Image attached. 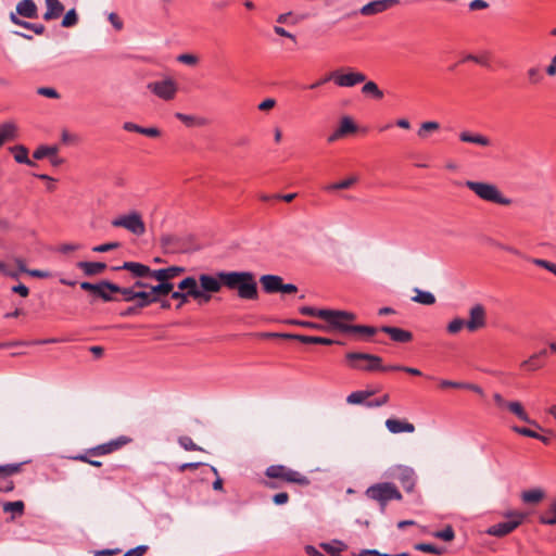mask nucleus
<instances>
[{
  "mask_svg": "<svg viewBox=\"0 0 556 556\" xmlns=\"http://www.w3.org/2000/svg\"><path fill=\"white\" fill-rule=\"evenodd\" d=\"M92 456H90L88 454V451L85 453V454H78V455H75V456H72V459L74 460H80V462H84V463H87L91 466H94V467H100L102 466V463L99 462V460H94L91 458Z\"/></svg>",
  "mask_w": 556,
  "mask_h": 556,
  "instance_id": "obj_56",
  "label": "nucleus"
},
{
  "mask_svg": "<svg viewBox=\"0 0 556 556\" xmlns=\"http://www.w3.org/2000/svg\"><path fill=\"white\" fill-rule=\"evenodd\" d=\"M519 523H494L489 527L484 532L494 536H504L513 532Z\"/></svg>",
  "mask_w": 556,
  "mask_h": 556,
  "instance_id": "obj_31",
  "label": "nucleus"
},
{
  "mask_svg": "<svg viewBox=\"0 0 556 556\" xmlns=\"http://www.w3.org/2000/svg\"><path fill=\"white\" fill-rule=\"evenodd\" d=\"M37 93L39 96L47 97V98H53V99L60 98V94L56 91V89L51 88V87H39V88H37Z\"/></svg>",
  "mask_w": 556,
  "mask_h": 556,
  "instance_id": "obj_61",
  "label": "nucleus"
},
{
  "mask_svg": "<svg viewBox=\"0 0 556 556\" xmlns=\"http://www.w3.org/2000/svg\"><path fill=\"white\" fill-rule=\"evenodd\" d=\"M345 361L352 369L363 371H390V365L384 366L382 358L375 354L363 352H349L345 354Z\"/></svg>",
  "mask_w": 556,
  "mask_h": 556,
  "instance_id": "obj_6",
  "label": "nucleus"
},
{
  "mask_svg": "<svg viewBox=\"0 0 556 556\" xmlns=\"http://www.w3.org/2000/svg\"><path fill=\"white\" fill-rule=\"evenodd\" d=\"M224 287L237 291L238 298L247 301L258 299L257 282L252 271H225L222 275Z\"/></svg>",
  "mask_w": 556,
  "mask_h": 556,
  "instance_id": "obj_2",
  "label": "nucleus"
},
{
  "mask_svg": "<svg viewBox=\"0 0 556 556\" xmlns=\"http://www.w3.org/2000/svg\"><path fill=\"white\" fill-rule=\"evenodd\" d=\"M46 5L47 11L43 14L46 21L59 18L64 11V5L59 0H46Z\"/></svg>",
  "mask_w": 556,
  "mask_h": 556,
  "instance_id": "obj_29",
  "label": "nucleus"
},
{
  "mask_svg": "<svg viewBox=\"0 0 556 556\" xmlns=\"http://www.w3.org/2000/svg\"><path fill=\"white\" fill-rule=\"evenodd\" d=\"M464 186L472 191L482 201L503 206H509L513 204V200L504 195V193L495 184L488 181L466 180Z\"/></svg>",
  "mask_w": 556,
  "mask_h": 556,
  "instance_id": "obj_4",
  "label": "nucleus"
},
{
  "mask_svg": "<svg viewBox=\"0 0 556 556\" xmlns=\"http://www.w3.org/2000/svg\"><path fill=\"white\" fill-rule=\"evenodd\" d=\"M414 548L419 552L430 553L434 555H443L446 553V548L444 546H438L431 543H417L414 545Z\"/></svg>",
  "mask_w": 556,
  "mask_h": 556,
  "instance_id": "obj_43",
  "label": "nucleus"
},
{
  "mask_svg": "<svg viewBox=\"0 0 556 556\" xmlns=\"http://www.w3.org/2000/svg\"><path fill=\"white\" fill-rule=\"evenodd\" d=\"M148 89L162 100H173L178 91L177 84L172 78L148 84Z\"/></svg>",
  "mask_w": 556,
  "mask_h": 556,
  "instance_id": "obj_12",
  "label": "nucleus"
},
{
  "mask_svg": "<svg viewBox=\"0 0 556 556\" xmlns=\"http://www.w3.org/2000/svg\"><path fill=\"white\" fill-rule=\"evenodd\" d=\"M543 366L544 363L534 354H532L528 359L520 363V368L526 371H535L541 369Z\"/></svg>",
  "mask_w": 556,
  "mask_h": 556,
  "instance_id": "obj_45",
  "label": "nucleus"
},
{
  "mask_svg": "<svg viewBox=\"0 0 556 556\" xmlns=\"http://www.w3.org/2000/svg\"><path fill=\"white\" fill-rule=\"evenodd\" d=\"M121 245L119 242H108L92 248L93 252L104 253L117 249Z\"/></svg>",
  "mask_w": 556,
  "mask_h": 556,
  "instance_id": "obj_59",
  "label": "nucleus"
},
{
  "mask_svg": "<svg viewBox=\"0 0 556 556\" xmlns=\"http://www.w3.org/2000/svg\"><path fill=\"white\" fill-rule=\"evenodd\" d=\"M511 430L520 435H523V437H528V438H539V433L529 429V428H526V427H519V426H514L511 427Z\"/></svg>",
  "mask_w": 556,
  "mask_h": 556,
  "instance_id": "obj_60",
  "label": "nucleus"
},
{
  "mask_svg": "<svg viewBox=\"0 0 556 556\" xmlns=\"http://www.w3.org/2000/svg\"><path fill=\"white\" fill-rule=\"evenodd\" d=\"M182 280L178 283V289L180 291H174L172 292V299L177 300L178 304L176 306L177 309L181 308L186 303L189 302V299L191 298V288H182Z\"/></svg>",
  "mask_w": 556,
  "mask_h": 556,
  "instance_id": "obj_35",
  "label": "nucleus"
},
{
  "mask_svg": "<svg viewBox=\"0 0 556 556\" xmlns=\"http://www.w3.org/2000/svg\"><path fill=\"white\" fill-rule=\"evenodd\" d=\"M58 151V146H40L34 151L33 157L35 160H42L45 157H50L52 154H56Z\"/></svg>",
  "mask_w": 556,
  "mask_h": 556,
  "instance_id": "obj_46",
  "label": "nucleus"
},
{
  "mask_svg": "<svg viewBox=\"0 0 556 556\" xmlns=\"http://www.w3.org/2000/svg\"><path fill=\"white\" fill-rule=\"evenodd\" d=\"M414 292L416 293L412 299L414 302L424 305H433L435 303V296L431 292L418 288L414 289Z\"/></svg>",
  "mask_w": 556,
  "mask_h": 556,
  "instance_id": "obj_37",
  "label": "nucleus"
},
{
  "mask_svg": "<svg viewBox=\"0 0 556 556\" xmlns=\"http://www.w3.org/2000/svg\"><path fill=\"white\" fill-rule=\"evenodd\" d=\"M289 323L292 325L299 326V327H303V328L321 330V331H332L331 329L328 328V324L323 325V324H318V323H314V321L299 320V319H293V320H290Z\"/></svg>",
  "mask_w": 556,
  "mask_h": 556,
  "instance_id": "obj_49",
  "label": "nucleus"
},
{
  "mask_svg": "<svg viewBox=\"0 0 556 556\" xmlns=\"http://www.w3.org/2000/svg\"><path fill=\"white\" fill-rule=\"evenodd\" d=\"M463 328H466L467 329V324H466V320L460 318V317H456L454 319H452L447 326H446V331L450 333V334H456L458 333Z\"/></svg>",
  "mask_w": 556,
  "mask_h": 556,
  "instance_id": "obj_51",
  "label": "nucleus"
},
{
  "mask_svg": "<svg viewBox=\"0 0 556 556\" xmlns=\"http://www.w3.org/2000/svg\"><path fill=\"white\" fill-rule=\"evenodd\" d=\"M362 92L366 96L370 94V96H372V98H375L377 100H380L383 98V92L379 89L378 85L372 80H369V81L365 80V84L362 87Z\"/></svg>",
  "mask_w": 556,
  "mask_h": 556,
  "instance_id": "obj_47",
  "label": "nucleus"
},
{
  "mask_svg": "<svg viewBox=\"0 0 556 556\" xmlns=\"http://www.w3.org/2000/svg\"><path fill=\"white\" fill-rule=\"evenodd\" d=\"M16 13L26 18H37L38 9L34 0H22L16 4Z\"/></svg>",
  "mask_w": 556,
  "mask_h": 556,
  "instance_id": "obj_26",
  "label": "nucleus"
},
{
  "mask_svg": "<svg viewBox=\"0 0 556 556\" xmlns=\"http://www.w3.org/2000/svg\"><path fill=\"white\" fill-rule=\"evenodd\" d=\"M391 477L399 480L406 492H412L416 484V473L407 466H395L391 469Z\"/></svg>",
  "mask_w": 556,
  "mask_h": 556,
  "instance_id": "obj_13",
  "label": "nucleus"
},
{
  "mask_svg": "<svg viewBox=\"0 0 556 556\" xmlns=\"http://www.w3.org/2000/svg\"><path fill=\"white\" fill-rule=\"evenodd\" d=\"M17 137V127L14 123L7 122L0 125V148Z\"/></svg>",
  "mask_w": 556,
  "mask_h": 556,
  "instance_id": "obj_27",
  "label": "nucleus"
},
{
  "mask_svg": "<svg viewBox=\"0 0 556 556\" xmlns=\"http://www.w3.org/2000/svg\"><path fill=\"white\" fill-rule=\"evenodd\" d=\"M282 280L280 276L270 274L263 275L260 278L262 289L267 294L279 293Z\"/></svg>",
  "mask_w": 556,
  "mask_h": 556,
  "instance_id": "obj_19",
  "label": "nucleus"
},
{
  "mask_svg": "<svg viewBox=\"0 0 556 556\" xmlns=\"http://www.w3.org/2000/svg\"><path fill=\"white\" fill-rule=\"evenodd\" d=\"M469 318L466 320L467 330L469 332H475L479 329H482L486 326V309L485 307L477 303L469 308Z\"/></svg>",
  "mask_w": 556,
  "mask_h": 556,
  "instance_id": "obj_14",
  "label": "nucleus"
},
{
  "mask_svg": "<svg viewBox=\"0 0 556 556\" xmlns=\"http://www.w3.org/2000/svg\"><path fill=\"white\" fill-rule=\"evenodd\" d=\"M299 311L302 315L318 317L325 320L328 324V328L331 330L334 329L336 323L339 317H350L349 315L341 313L340 309H319L312 306H302L300 307Z\"/></svg>",
  "mask_w": 556,
  "mask_h": 556,
  "instance_id": "obj_11",
  "label": "nucleus"
},
{
  "mask_svg": "<svg viewBox=\"0 0 556 556\" xmlns=\"http://www.w3.org/2000/svg\"><path fill=\"white\" fill-rule=\"evenodd\" d=\"M459 140L462 142L472 143V144H477L480 147L491 146V140L489 137H486L482 134L471 132L468 130H464V131L459 132Z\"/></svg>",
  "mask_w": 556,
  "mask_h": 556,
  "instance_id": "obj_22",
  "label": "nucleus"
},
{
  "mask_svg": "<svg viewBox=\"0 0 556 556\" xmlns=\"http://www.w3.org/2000/svg\"><path fill=\"white\" fill-rule=\"evenodd\" d=\"M121 553L122 551L119 548H106L96 552L93 556H117Z\"/></svg>",
  "mask_w": 556,
  "mask_h": 556,
  "instance_id": "obj_64",
  "label": "nucleus"
},
{
  "mask_svg": "<svg viewBox=\"0 0 556 556\" xmlns=\"http://www.w3.org/2000/svg\"><path fill=\"white\" fill-rule=\"evenodd\" d=\"M177 61L186 65L194 66L199 63V58L191 53H182L177 56Z\"/></svg>",
  "mask_w": 556,
  "mask_h": 556,
  "instance_id": "obj_55",
  "label": "nucleus"
},
{
  "mask_svg": "<svg viewBox=\"0 0 556 556\" xmlns=\"http://www.w3.org/2000/svg\"><path fill=\"white\" fill-rule=\"evenodd\" d=\"M179 445L186 451H202V448L197 445L190 437L182 435L178 439Z\"/></svg>",
  "mask_w": 556,
  "mask_h": 556,
  "instance_id": "obj_54",
  "label": "nucleus"
},
{
  "mask_svg": "<svg viewBox=\"0 0 556 556\" xmlns=\"http://www.w3.org/2000/svg\"><path fill=\"white\" fill-rule=\"evenodd\" d=\"M119 268L130 271L136 277H151L153 271L149 266L136 262H125Z\"/></svg>",
  "mask_w": 556,
  "mask_h": 556,
  "instance_id": "obj_28",
  "label": "nucleus"
},
{
  "mask_svg": "<svg viewBox=\"0 0 556 556\" xmlns=\"http://www.w3.org/2000/svg\"><path fill=\"white\" fill-rule=\"evenodd\" d=\"M320 547L330 556H334L346 548V544L339 540L329 543H320Z\"/></svg>",
  "mask_w": 556,
  "mask_h": 556,
  "instance_id": "obj_41",
  "label": "nucleus"
},
{
  "mask_svg": "<svg viewBox=\"0 0 556 556\" xmlns=\"http://www.w3.org/2000/svg\"><path fill=\"white\" fill-rule=\"evenodd\" d=\"M374 394L372 391H355L348 395L346 402L349 404H364L365 401Z\"/></svg>",
  "mask_w": 556,
  "mask_h": 556,
  "instance_id": "obj_48",
  "label": "nucleus"
},
{
  "mask_svg": "<svg viewBox=\"0 0 556 556\" xmlns=\"http://www.w3.org/2000/svg\"><path fill=\"white\" fill-rule=\"evenodd\" d=\"M175 117L184 123L187 127H201L207 124V119L204 117L188 115L184 113H176Z\"/></svg>",
  "mask_w": 556,
  "mask_h": 556,
  "instance_id": "obj_32",
  "label": "nucleus"
},
{
  "mask_svg": "<svg viewBox=\"0 0 556 556\" xmlns=\"http://www.w3.org/2000/svg\"><path fill=\"white\" fill-rule=\"evenodd\" d=\"M519 496L522 504L535 506L546 498V491L541 486H535L521 491Z\"/></svg>",
  "mask_w": 556,
  "mask_h": 556,
  "instance_id": "obj_17",
  "label": "nucleus"
},
{
  "mask_svg": "<svg viewBox=\"0 0 556 556\" xmlns=\"http://www.w3.org/2000/svg\"><path fill=\"white\" fill-rule=\"evenodd\" d=\"M397 4H400V0H375L363 5L359 13L363 16H371L383 13Z\"/></svg>",
  "mask_w": 556,
  "mask_h": 556,
  "instance_id": "obj_15",
  "label": "nucleus"
},
{
  "mask_svg": "<svg viewBox=\"0 0 556 556\" xmlns=\"http://www.w3.org/2000/svg\"><path fill=\"white\" fill-rule=\"evenodd\" d=\"M365 495L379 504L381 508H384L386 505L391 501H401L402 494L396 488L394 483L391 482H380L370 485Z\"/></svg>",
  "mask_w": 556,
  "mask_h": 556,
  "instance_id": "obj_7",
  "label": "nucleus"
},
{
  "mask_svg": "<svg viewBox=\"0 0 556 556\" xmlns=\"http://www.w3.org/2000/svg\"><path fill=\"white\" fill-rule=\"evenodd\" d=\"M357 181H358V177L357 176H351V177H349L346 179H343L341 181L333 182V184H330V185L326 186L325 190L328 191V192H332V191H336V190L349 189L353 185H355Z\"/></svg>",
  "mask_w": 556,
  "mask_h": 556,
  "instance_id": "obj_38",
  "label": "nucleus"
},
{
  "mask_svg": "<svg viewBox=\"0 0 556 556\" xmlns=\"http://www.w3.org/2000/svg\"><path fill=\"white\" fill-rule=\"evenodd\" d=\"M529 261L542 268H545L546 270L551 271L556 276V264L552 263L549 261L543 260V258H529Z\"/></svg>",
  "mask_w": 556,
  "mask_h": 556,
  "instance_id": "obj_53",
  "label": "nucleus"
},
{
  "mask_svg": "<svg viewBox=\"0 0 556 556\" xmlns=\"http://www.w3.org/2000/svg\"><path fill=\"white\" fill-rule=\"evenodd\" d=\"M390 371H404L413 376H421V371L414 367H407L402 365H390Z\"/></svg>",
  "mask_w": 556,
  "mask_h": 556,
  "instance_id": "obj_57",
  "label": "nucleus"
},
{
  "mask_svg": "<svg viewBox=\"0 0 556 556\" xmlns=\"http://www.w3.org/2000/svg\"><path fill=\"white\" fill-rule=\"evenodd\" d=\"M80 288L87 291L93 298H99L105 302L114 301L112 294L117 292L118 286L108 280H101L98 283L81 282Z\"/></svg>",
  "mask_w": 556,
  "mask_h": 556,
  "instance_id": "obj_9",
  "label": "nucleus"
},
{
  "mask_svg": "<svg viewBox=\"0 0 556 556\" xmlns=\"http://www.w3.org/2000/svg\"><path fill=\"white\" fill-rule=\"evenodd\" d=\"M184 271V267L170 266L167 268L154 269L151 273V277L160 282H169L170 279L175 278L176 276L180 275Z\"/></svg>",
  "mask_w": 556,
  "mask_h": 556,
  "instance_id": "obj_20",
  "label": "nucleus"
},
{
  "mask_svg": "<svg viewBox=\"0 0 556 556\" xmlns=\"http://www.w3.org/2000/svg\"><path fill=\"white\" fill-rule=\"evenodd\" d=\"M440 128V124L434 121H428L420 124L419 129L417 130V136L426 140L429 135L433 131H437Z\"/></svg>",
  "mask_w": 556,
  "mask_h": 556,
  "instance_id": "obj_39",
  "label": "nucleus"
},
{
  "mask_svg": "<svg viewBox=\"0 0 556 556\" xmlns=\"http://www.w3.org/2000/svg\"><path fill=\"white\" fill-rule=\"evenodd\" d=\"M432 536L440 539L445 542H450L454 539L455 533L452 527L447 526L445 529L432 532Z\"/></svg>",
  "mask_w": 556,
  "mask_h": 556,
  "instance_id": "obj_52",
  "label": "nucleus"
},
{
  "mask_svg": "<svg viewBox=\"0 0 556 556\" xmlns=\"http://www.w3.org/2000/svg\"><path fill=\"white\" fill-rule=\"evenodd\" d=\"M339 132H341L344 137L357 131V125L354 123L352 117L343 116L339 123Z\"/></svg>",
  "mask_w": 556,
  "mask_h": 556,
  "instance_id": "obj_40",
  "label": "nucleus"
},
{
  "mask_svg": "<svg viewBox=\"0 0 556 556\" xmlns=\"http://www.w3.org/2000/svg\"><path fill=\"white\" fill-rule=\"evenodd\" d=\"M14 153V160L20 164L36 166V163L28 157V150L25 146H15L10 149Z\"/></svg>",
  "mask_w": 556,
  "mask_h": 556,
  "instance_id": "obj_33",
  "label": "nucleus"
},
{
  "mask_svg": "<svg viewBox=\"0 0 556 556\" xmlns=\"http://www.w3.org/2000/svg\"><path fill=\"white\" fill-rule=\"evenodd\" d=\"M111 225L115 228H124L138 237L146 233V224L137 211L117 216L111 222Z\"/></svg>",
  "mask_w": 556,
  "mask_h": 556,
  "instance_id": "obj_8",
  "label": "nucleus"
},
{
  "mask_svg": "<svg viewBox=\"0 0 556 556\" xmlns=\"http://www.w3.org/2000/svg\"><path fill=\"white\" fill-rule=\"evenodd\" d=\"M123 129L130 132H138L150 138H157L161 136V130L157 127H142L132 122H125Z\"/></svg>",
  "mask_w": 556,
  "mask_h": 556,
  "instance_id": "obj_24",
  "label": "nucleus"
},
{
  "mask_svg": "<svg viewBox=\"0 0 556 556\" xmlns=\"http://www.w3.org/2000/svg\"><path fill=\"white\" fill-rule=\"evenodd\" d=\"M136 306L139 308H143L152 303H156V298L151 294V290L149 291H138L136 298Z\"/></svg>",
  "mask_w": 556,
  "mask_h": 556,
  "instance_id": "obj_44",
  "label": "nucleus"
},
{
  "mask_svg": "<svg viewBox=\"0 0 556 556\" xmlns=\"http://www.w3.org/2000/svg\"><path fill=\"white\" fill-rule=\"evenodd\" d=\"M151 294L156 298V302L161 301V298L166 296L168 294L172 295L174 290V285L172 282H160L157 286L150 287Z\"/></svg>",
  "mask_w": 556,
  "mask_h": 556,
  "instance_id": "obj_34",
  "label": "nucleus"
},
{
  "mask_svg": "<svg viewBox=\"0 0 556 556\" xmlns=\"http://www.w3.org/2000/svg\"><path fill=\"white\" fill-rule=\"evenodd\" d=\"M526 74L528 81L531 85H538L543 80V74L539 66L529 67Z\"/></svg>",
  "mask_w": 556,
  "mask_h": 556,
  "instance_id": "obj_50",
  "label": "nucleus"
},
{
  "mask_svg": "<svg viewBox=\"0 0 556 556\" xmlns=\"http://www.w3.org/2000/svg\"><path fill=\"white\" fill-rule=\"evenodd\" d=\"M506 409L508 412H510L511 414H514L521 421L532 425L536 428H541L540 425L535 420H532L529 417L528 413L526 412L523 405L520 402L510 401L509 404H507Z\"/></svg>",
  "mask_w": 556,
  "mask_h": 556,
  "instance_id": "obj_21",
  "label": "nucleus"
},
{
  "mask_svg": "<svg viewBox=\"0 0 556 556\" xmlns=\"http://www.w3.org/2000/svg\"><path fill=\"white\" fill-rule=\"evenodd\" d=\"M128 442L129 439H127L126 437H119L115 440H111L110 442L89 448L88 454L93 457L104 456L119 450Z\"/></svg>",
  "mask_w": 556,
  "mask_h": 556,
  "instance_id": "obj_16",
  "label": "nucleus"
},
{
  "mask_svg": "<svg viewBox=\"0 0 556 556\" xmlns=\"http://www.w3.org/2000/svg\"><path fill=\"white\" fill-rule=\"evenodd\" d=\"M505 517L510 519V521H522L527 515L521 510H508Z\"/></svg>",
  "mask_w": 556,
  "mask_h": 556,
  "instance_id": "obj_62",
  "label": "nucleus"
},
{
  "mask_svg": "<svg viewBox=\"0 0 556 556\" xmlns=\"http://www.w3.org/2000/svg\"><path fill=\"white\" fill-rule=\"evenodd\" d=\"M279 336L283 337V338L300 341L301 343H304V344H323V345H331L334 343L341 344V342H339V341H334L332 339L324 338V337L292 334V333H285V334H279Z\"/></svg>",
  "mask_w": 556,
  "mask_h": 556,
  "instance_id": "obj_18",
  "label": "nucleus"
},
{
  "mask_svg": "<svg viewBox=\"0 0 556 556\" xmlns=\"http://www.w3.org/2000/svg\"><path fill=\"white\" fill-rule=\"evenodd\" d=\"M28 462H22L17 464H7V465H0V478H8L15 473H18L22 470V467L27 464Z\"/></svg>",
  "mask_w": 556,
  "mask_h": 556,
  "instance_id": "obj_42",
  "label": "nucleus"
},
{
  "mask_svg": "<svg viewBox=\"0 0 556 556\" xmlns=\"http://www.w3.org/2000/svg\"><path fill=\"white\" fill-rule=\"evenodd\" d=\"M265 476L269 480L264 481V485L269 489H279L282 483H294L301 486L309 484V479L306 476L285 465H271L267 467Z\"/></svg>",
  "mask_w": 556,
  "mask_h": 556,
  "instance_id": "obj_3",
  "label": "nucleus"
},
{
  "mask_svg": "<svg viewBox=\"0 0 556 556\" xmlns=\"http://www.w3.org/2000/svg\"><path fill=\"white\" fill-rule=\"evenodd\" d=\"M386 427L391 433H412L415 431V426L408 421L400 420L395 418H389L386 420Z\"/></svg>",
  "mask_w": 556,
  "mask_h": 556,
  "instance_id": "obj_25",
  "label": "nucleus"
},
{
  "mask_svg": "<svg viewBox=\"0 0 556 556\" xmlns=\"http://www.w3.org/2000/svg\"><path fill=\"white\" fill-rule=\"evenodd\" d=\"M108 18L110 21V23L112 24V26L116 29V30H121L123 28V21L119 18V16L116 14V13H110L108 15Z\"/></svg>",
  "mask_w": 556,
  "mask_h": 556,
  "instance_id": "obj_63",
  "label": "nucleus"
},
{
  "mask_svg": "<svg viewBox=\"0 0 556 556\" xmlns=\"http://www.w3.org/2000/svg\"><path fill=\"white\" fill-rule=\"evenodd\" d=\"M225 270L217 271L215 275L201 274L197 279L189 276L182 279V288H191V298L199 304H206L212 300L213 293H218L224 287L222 275Z\"/></svg>",
  "mask_w": 556,
  "mask_h": 556,
  "instance_id": "obj_1",
  "label": "nucleus"
},
{
  "mask_svg": "<svg viewBox=\"0 0 556 556\" xmlns=\"http://www.w3.org/2000/svg\"><path fill=\"white\" fill-rule=\"evenodd\" d=\"M24 509H25V504L23 501L3 503V511L11 513L12 519L22 517L24 514Z\"/></svg>",
  "mask_w": 556,
  "mask_h": 556,
  "instance_id": "obj_36",
  "label": "nucleus"
},
{
  "mask_svg": "<svg viewBox=\"0 0 556 556\" xmlns=\"http://www.w3.org/2000/svg\"><path fill=\"white\" fill-rule=\"evenodd\" d=\"M76 266L81 269L86 276L99 275L106 268V264L102 262H78Z\"/></svg>",
  "mask_w": 556,
  "mask_h": 556,
  "instance_id": "obj_30",
  "label": "nucleus"
},
{
  "mask_svg": "<svg viewBox=\"0 0 556 556\" xmlns=\"http://www.w3.org/2000/svg\"><path fill=\"white\" fill-rule=\"evenodd\" d=\"M137 292L138 291H135L134 288H122L118 286V290L116 293H121L126 302H131L136 300Z\"/></svg>",
  "mask_w": 556,
  "mask_h": 556,
  "instance_id": "obj_58",
  "label": "nucleus"
},
{
  "mask_svg": "<svg viewBox=\"0 0 556 556\" xmlns=\"http://www.w3.org/2000/svg\"><path fill=\"white\" fill-rule=\"evenodd\" d=\"M341 313L350 317H339L333 329L334 331L350 334L358 341H368L378 332V329L372 326L352 325V321L356 319L354 313L348 311H341Z\"/></svg>",
  "mask_w": 556,
  "mask_h": 556,
  "instance_id": "obj_5",
  "label": "nucleus"
},
{
  "mask_svg": "<svg viewBox=\"0 0 556 556\" xmlns=\"http://www.w3.org/2000/svg\"><path fill=\"white\" fill-rule=\"evenodd\" d=\"M329 78H333V83L338 87L351 88L366 80V75L362 72L348 68L345 73L341 70H336L329 73Z\"/></svg>",
  "mask_w": 556,
  "mask_h": 556,
  "instance_id": "obj_10",
  "label": "nucleus"
},
{
  "mask_svg": "<svg viewBox=\"0 0 556 556\" xmlns=\"http://www.w3.org/2000/svg\"><path fill=\"white\" fill-rule=\"evenodd\" d=\"M380 330L389 334L390 338L395 342L405 343L409 342L413 339V334L410 331L397 327L382 326Z\"/></svg>",
  "mask_w": 556,
  "mask_h": 556,
  "instance_id": "obj_23",
  "label": "nucleus"
}]
</instances>
